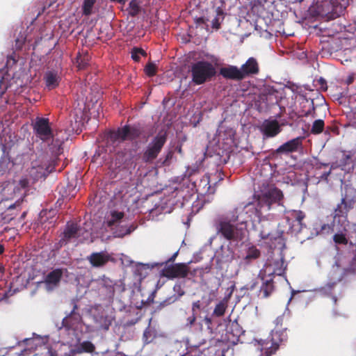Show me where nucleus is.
Here are the masks:
<instances>
[{"label":"nucleus","mask_w":356,"mask_h":356,"mask_svg":"<svg viewBox=\"0 0 356 356\" xmlns=\"http://www.w3.org/2000/svg\"><path fill=\"white\" fill-rule=\"evenodd\" d=\"M32 126L33 133L37 138L45 143L51 140L49 149L52 153V157L49 160L46 159L48 164L44 165L46 172L50 173L57 165L58 156L63 153V142L56 138L48 118L37 117Z\"/></svg>","instance_id":"1"},{"label":"nucleus","mask_w":356,"mask_h":356,"mask_svg":"<svg viewBox=\"0 0 356 356\" xmlns=\"http://www.w3.org/2000/svg\"><path fill=\"white\" fill-rule=\"evenodd\" d=\"M244 208H236L216 223L217 234L229 241H238L243 238V229L238 228V225L246 224L247 212Z\"/></svg>","instance_id":"2"},{"label":"nucleus","mask_w":356,"mask_h":356,"mask_svg":"<svg viewBox=\"0 0 356 356\" xmlns=\"http://www.w3.org/2000/svg\"><path fill=\"white\" fill-rule=\"evenodd\" d=\"M348 5V0H316L309 8L311 14L326 20L339 17Z\"/></svg>","instance_id":"3"},{"label":"nucleus","mask_w":356,"mask_h":356,"mask_svg":"<svg viewBox=\"0 0 356 356\" xmlns=\"http://www.w3.org/2000/svg\"><path fill=\"white\" fill-rule=\"evenodd\" d=\"M289 312H285L275 320V327L271 332L270 340L266 343V350L264 356H271L278 350L282 342L287 340L286 327L282 328L284 322L287 323L289 321Z\"/></svg>","instance_id":"4"},{"label":"nucleus","mask_w":356,"mask_h":356,"mask_svg":"<svg viewBox=\"0 0 356 356\" xmlns=\"http://www.w3.org/2000/svg\"><path fill=\"white\" fill-rule=\"evenodd\" d=\"M143 133L144 128L140 124H126L116 130H110L106 134V140L115 146L125 140L138 139Z\"/></svg>","instance_id":"5"},{"label":"nucleus","mask_w":356,"mask_h":356,"mask_svg":"<svg viewBox=\"0 0 356 356\" xmlns=\"http://www.w3.org/2000/svg\"><path fill=\"white\" fill-rule=\"evenodd\" d=\"M255 197L257 198L255 209L259 217L262 216L264 213L269 211L273 204L282 205L284 199L282 191L276 187L269 188Z\"/></svg>","instance_id":"6"},{"label":"nucleus","mask_w":356,"mask_h":356,"mask_svg":"<svg viewBox=\"0 0 356 356\" xmlns=\"http://www.w3.org/2000/svg\"><path fill=\"white\" fill-rule=\"evenodd\" d=\"M190 72L192 81L195 85H202L212 80L216 74V70L211 63L199 60L191 65Z\"/></svg>","instance_id":"7"},{"label":"nucleus","mask_w":356,"mask_h":356,"mask_svg":"<svg viewBox=\"0 0 356 356\" xmlns=\"http://www.w3.org/2000/svg\"><path fill=\"white\" fill-rule=\"evenodd\" d=\"M167 140L166 134H158L147 145L144 151L142 160L147 163H152L161 152Z\"/></svg>","instance_id":"8"},{"label":"nucleus","mask_w":356,"mask_h":356,"mask_svg":"<svg viewBox=\"0 0 356 356\" xmlns=\"http://www.w3.org/2000/svg\"><path fill=\"white\" fill-rule=\"evenodd\" d=\"M188 273L189 267L186 263L167 265L161 270V275L169 279L184 278L188 275Z\"/></svg>","instance_id":"9"},{"label":"nucleus","mask_w":356,"mask_h":356,"mask_svg":"<svg viewBox=\"0 0 356 356\" xmlns=\"http://www.w3.org/2000/svg\"><path fill=\"white\" fill-rule=\"evenodd\" d=\"M305 214L302 211L292 210L288 212L286 220L289 225V230L291 232H299L305 225L302 221Z\"/></svg>","instance_id":"10"},{"label":"nucleus","mask_w":356,"mask_h":356,"mask_svg":"<svg viewBox=\"0 0 356 356\" xmlns=\"http://www.w3.org/2000/svg\"><path fill=\"white\" fill-rule=\"evenodd\" d=\"M260 131L264 138H269L278 135L282 129L277 120H265L260 127Z\"/></svg>","instance_id":"11"},{"label":"nucleus","mask_w":356,"mask_h":356,"mask_svg":"<svg viewBox=\"0 0 356 356\" xmlns=\"http://www.w3.org/2000/svg\"><path fill=\"white\" fill-rule=\"evenodd\" d=\"M303 136H298L293 138L282 145H280L275 151V154H289L297 152L299 148L302 146V140H304Z\"/></svg>","instance_id":"12"},{"label":"nucleus","mask_w":356,"mask_h":356,"mask_svg":"<svg viewBox=\"0 0 356 356\" xmlns=\"http://www.w3.org/2000/svg\"><path fill=\"white\" fill-rule=\"evenodd\" d=\"M63 275V269L56 268L49 272L45 277L44 282L48 290L58 287Z\"/></svg>","instance_id":"13"},{"label":"nucleus","mask_w":356,"mask_h":356,"mask_svg":"<svg viewBox=\"0 0 356 356\" xmlns=\"http://www.w3.org/2000/svg\"><path fill=\"white\" fill-rule=\"evenodd\" d=\"M87 259L92 267L100 268L104 266L111 259V256L104 252H92Z\"/></svg>","instance_id":"14"},{"label":"nucleus","mask_w":356,"mask_h":356,"mask_svg":"<svg viewBox=\"0 0 356 356\" xmlns=\"http://www.w3.org/2000/svg\"><path fill=\"white\" fill-rule=\"evenodd\" d=\"M220 74L226 79L241 81L243 79V76L241 69L235 65H229L228 67H221Z\"/></svg>","instance_id":"15"},{"label":"nucleus","mask_w":356,"mask_h":356,"mask_svg":"<svg viewBox=\"0 0 356 356\" xmlns=\"http://www.w3.org/2000/svg\"><path fill=\"white\" fill-rule=\"evenodd\" d=\"M78 306L76 303L73 302V309L70 314L63 319L62 324L67 330L72 329L81 320V316L76 312Z\"/></svg>","instance_id":"16"},{"label":"nucleus","mask_w":356,"mask_h":356,"mask_svg":"<svg viewBox=\"0 0 356 356\" xmlns=\"http://www.w3.org/2000/svg\"><path fill=\"white\" fill-rule=\"evenodd\" d=\"M241 72L243 74V79L250 75L257 74L259 72V64L257 60L253 58H249L246 62L241 65Z\"/></svg>","instance_id":"17"},{"label":"nucleus","mask_w":356,"mask_h":356,"mask_svg":"<svg viewBox=\"0 0 356 356\" xmlns=\"http://www.w3.org/2000/svg\"><path fill=\"white\" fill-rule=\"evenodd\" d=\"M173 291L175 293L172 296L167 298L160 303L159 306L160 308L168 306L177 302L181 298V296H183L185 294V291L183 289L181 284L180 283H176L174 285Z\"/></svg>","instance_id":"18"},{"label":"nucleus","mask_w":356,"mask_h":356,"mask_svg":"<svg viewBox=\"0 0 356 356\" xmlns=\"http://www.w3.org/2000/svg\"><path fill=\"white\" fill-rule=\"evenodd\" d=\"M79 226L74 222H68L63 232V238L60 240V243H67L71 238L78 236Z\"/></svg>","instance_id":"19"},{"label":"nucleus","mask_w":356,"mask_h":356,"mask_svg":"<svg viewBox=\"0 0 356 356\" xmlns=\"http://www.w3.org/2000/svg\"><path fill=\"white\" fill-rule=\"evenodd\" d=\"M93 320L97 328L99 330H108L111 325V320L103 312L94 314Z\"/></svg>","instance_id":"20"},{"label":"nucleus","mask_w":356,"mask_h":356,"mask_svg":"<svg viewBox=\"0 0 356 356\" xmlns=\"http://www.w3.org/2000/svg\"><path fill=\"white\" fill-rule=\"evenodd\" d=\"M44 79L45 81L46 86L52 90L58 86L60 81V77L55 71H48L45 73Z\"/></svg>","instance_id":"21"},{"label":"nucleus","mask_w":356,"mask_h":356,"mask_svg":"<svg viewBox=\"0 0 356 356\" xmlns=\"http://www.w3.org/2000/svg\"><path fill=\"white\" fill-rule=\"evenodd\" d=\"M261 285L260 286L259 292L262 293L264 298L268 297L274 291V282L272 278L265 279L264 276L261 277Z\"/></svg>","instance_id":"22"},{"label":"nucleus","mask_w":356,"mask_h":356,"mask_svg":"<svg viewBox=\"0 0 356 356\" xmlns=\"http://www.w3.org/2000/svg\"><path fill=\"white\" fill-rule=\"evenodd\" d=\"M102 288L106 291V295L108 298H113L115 295V283L110 278L103 277L100 281Z\"/></svg>","instance_id":"23"},{"label":"nucleus","mask_w":356,"mask_h":356,"mask_svg":"<svg viewBox=\"0 0 356 356\" xmlns=\"http://www.w3.org/2000/svg\"><path fill=\"white\" fill-rule=\"evenodd\" d=\"M228 306V301L225 298L220 300L218 303H217L214 307L213 311V316L216 317L222 316Z\"/></svg>","instance_id":"24"},{"label":"nucleus","mask_w":356,"mask_h":356,"mask_svg":"<svg viewBox=\"0 0 356 356\" xmlns=\"http://www.w3.org/2000/svg\"><path fill=\"white\" fill-rule=\"evenodd\" d=\"M90 57L88 53L79 54L76 57V66L79 70H86L89 65Z\"/></svg>","instance_id":"25"},{"label":"nucleus","mask_w":356,"mask_h":356,"mask_svg":"<svg viewBox=\"0 0 356 356\" xmlns=\"http://www.w3.org/2000/svg\"><path fill=\"white\" fill-rule=\"evenodd\" d=\"M95 346L92 342L89 341H85L79 344V346L76 349L75 352L77 353H92L95 351Z\"/></svg>","instance_id":"26"},{"label":"nucleus","mask_w":356,"mask_h":356,"mask_svg":"<svg viewBox=\"0 0 356 356\" xmlns=\"http://www.w3.org/2000/svg\"><path fill=\"white\" fill-rule=\"evenodd\" d=\"M261 255V252L255 246L252 245L250 247L248 250L244 260L246 263H250L252 260L258 259Z\"/></svg>","instance_id":"27"},{"label":"nucleus","mask_w":356,"mask_h":356,"mask_svg":"<svg viewBox=\"0 0 356 356\" xmlns=\"http://www.w3.org/2000/svg\"><path fill=\"white\" fill-rule=\"evenodd\" d=\"M124 216V213L121 211H113L111 213V218L107 220V225L112 228L119 222Z\"/></svg>","instance_id":"28"},{"label":"nucleus","mask_w":356,"mask_h":356,"mask_svg":"<svg viewBox=\"0 0 356 356\" xmlns=\"http://www.w3.org/2000/svg\"><path fill=\"white\" fill-rule=\"evenodd\" d=\"M273 266L274 267L273 272L271 273L272 274L277 275H282L284 274L286 270V266H284V261L282 258L275 261Z\"/></svg>","instance_id":"29"},{"label":"nucleus","mask_w":356,"mask_h":356,"mask_svg":"<svg viewBox=\"0 0 356 356\" xmlns=\"http://www.w3.org/2000/svg\"><path fill=\"white\" fill-rule=\"evenodd\" d=\"M97 0H83L82 5V14L90 16L92 13V8Z\"/></svg>","instance_id":"30"},{"label":"nucleus","mask_w":356,"mask_h":356,"mask_svg":"<svg viewBox=\"0 0 356 356\" xmlns=\"http://www.w3.org/2000/svg\"><path fill=\"white\" fill-rule=\"evenodd\" d=\"M216 15L215 17L212 19L211 24H212V28L215 29H218L220 27L221 22L223 20L224 17V13L222 10L220 8H217L216 10Z\"/></svg>","instance_id":"31"},{"label":"nucleus","mask_w":356,"mask_h":356,"mask_svg":"<svg viewBox=\"0 0 356 356\" xmlns=\"http://www.w3.org/2000/svg\"><path fill=\"white\" fill-rule=\"evenodd\" d=\"M325 128V123L323 120H316L312 126L310 132L312 134L317 135L322 133Z\"/></svg>","instance_id":"32"},{"label":"nucleus","mask_w":356,"mask_h":356,"mask_svg":"<svg viewBox=\"0 0 356 356\" xmlns=\"http://www.w3.org/2000/svg\"><path fill=\"white\" fill-rule=\"evenodd\" d=\"M129 14L131 17H135L140 12V6L137 0H131L129 3L127 8Z\"/></svg>","instance_id":"33"},{"label":"nucleus","mask_w":356,"mask_h":356,"mask_svg":"<svg viewBox=\"0 0 356 356\" xmlns=\"http://www.w3.org/2000/svg\"><path fill=\"white\" fill-rule=\"evenodd\" d=\"M303 104H307L309 108L307 111H302V115L305 117L312 116L313 118H314L316 115L314 100L305 99Z\"/></svg>","instance_id":"34"},{"label":"nucleus","mask_w":356,"mask_h":356,"mask_svg":"<svg viewBox=\"0 0 356 356\" xmlns=\"http://www.w3.org/2000/svg\"><path fill=\"white\" fill-rule=\"evenodd\" d=\"M347 215V209L343 208V206L341 203L338 204L337 208L334 209V220H335L337 218L341 217L346 218Z\"/></svg>","instance_id":"35"},{"label":"nucleus","mask_w":356,"mask_h":356,"mask_svg":"<svg viewBox=\"0 0 356 356\" xmlns=\"http://www.w3.org/2000/svg\"><path fill=\"white\" fill-rule=\"evenodd\" d=\"M145 73L149 77H152L156 75L157 72V66L153 63H148L144 69Z\"/></svg>","instance_id":"36"},{"label":"nucleus","mask_w":356,"mask_h":356,"mask_svg":"<svg viewBox=\"0 0 356 356\" xmlns=\"http://www.w3.org/2000/svg\"><path fill=\"white\" fill-rule=\"evenodd\" d=\"M261 277H262V276H261V273H259L257 277L245 284V289L250 291L255 289L259 285Z\"/></svg>","instance_id":"37"},{"label":"nucleus","mask_w":356,"mask_h":356,"mask_svg":"<svg viewBox=\"0 0 356 356\" xmlns=\"http://www.w3.org/2000/svg\"><path fill=\"white\" fill-rule=\"evenodd\" d=\"M333 241L337 244L341 245H347L348 239L346 238L345 234H335L333 236Z\"/></svg>","instance_id":"38"},{"label":"nucleus","mask_w":356,"mask_h":356,"mask_svg":"<svg viewBox=\"0 0 356 356\" xmlns=\"http://www.w3.org/2000/svg\"><path fill=\"white\" fill-rule=\"evenodd\" d=\"M316 86H318L321 91H326L327 89V81L322 77L316 80Z\"/></svg>","instance_id":"39"},{"label":"nucleus","mask_w":356,"mask_h":356,"mask_svg":"<svg viewBox=\"0 0 356 356\" xmlns=\"http://www.w3.org/2000/svg\"><path fill=\"white\" fill-rule=\"evenodd\" d=\"M351 159V156L350 154H343L341 159L340 160V163L339 166L343 169V168L349 164L350 160Z\"/></svg>","instance_id":"40"},{"label":"nucleus","mask_w":356,"mask_h":356,"mask_svg":"<svg viewBox=\"0 0 356 356\" xmlns=\"http://www.w3.org/2000/svg\"><path fill=\"white\" fill-rule=\"evenodd\" d=\"M341 203L343 204V208H345L346 209H347V212L348 213L350 209H352L353 208V200H349V201H347L346 200V198H342L341 199Z\"/></svg>","instance_id":"41"},{"label":"nucleus","mask_w":356,"mask_h":356,"mask_svg":"<svg viewBox=\"0 0 356 356\" xmlns=\"http://www.w3.org/2000/svg\"><path fill=\"white\" fill-rule=\"evenodd\" d=\"M325 134L327 135L338 134H339V128L337 126H328L325 128Z\"/></svg>","instance_id":"42"},{"label":"nucleus","mask_w":356,"mask_h":356,"mask_svg":"<svg viewBox=\"0 0 356 356\" xmlns=\"http://www.w3.org/2000/svg\"><path fill=\"white\" fill-rule=\"evenodd\" d=\"M126 286L125 284L122 282L119 281L118 282H115V291H118L119 292L122 293L125 291Z\"/></svg>","instance_id":"43"},{"label":"nucleus","mask_w":356,"mask_h":356,"mask_svg":"<svg viewBox=\"0 0 356 356\" xmlns=\"http://www.w3.org/2000/svg\"><path fill=\"white\" fill-rule=\"evenodd\" d=\"M196 315H197V314L192 313V315L188 316L186 318V326L191 327L193 325H194V323L196 321Z\"/></svg>","instance_id":"44"},{"label":"nucleus","mask_w":356,"mask_h":356,"mask_svg":"<svg viewBox=\"0 0 356 356\" xmlns=\"http://www.w3.org/2000/svg\"><path fill=\"white\" fill-rule=\"evenodd\" d=\"M202 184L203 188H207V191H208L210 188L209 185V176H204L202 179L200 180V186Z\"/></svg>","instance_id":"45"},{"label":"nucleus","mask_w":356,"mask_h":356,"mask_svg":"<svg viewBox=\"0 0 356 356\" xmlns=\"http://www.w3.org/2000/svg\"><path fill=\"white\" fill-rule=\"evenodd\" d=\"M212 319L211 317L205 316L203 319V322L207 325V329L212 332L213 327H212Z\"/></svg>","instance_id":"46"},{"label":"nucleus","mask_w":356,"mask_h":356,"mask_svg":"<svg viewBox=\"0 0 356 356\" xmlns=\"http://www.w3.org/2000/svg\"><path fill=\"white\" fill-rule=\"evenodd\" d=\"M200 307H201L200 300H197V301L193 302L192 304V308H191L192 313L197 314V310L200 309Z\"/></svg>","instance_id":"47"},{"label":"nucleus","mask_w":356,"mask_h":356,"mask_svg":"<svg viewBox=\"0 0 356 356\" xmlns=\"http://www.w3.org/2000/svg\"><path fill=\"white\" fill-rule=\"evenodd\" d=\"M333 231V229L332 227L328 225V224H323L322 226H321V232L324 234V233H330L331 232Z\"/></svg>","instance_id":"48"},{"label":"nucleus","mask_w":356,"mask_h":356,"mask_svg":"<svg viewBox=\"0 0 356 356\" xmlns=\"http://www.w3.org/2000/svg\"><path fill=\"white\" fill-rule=\"evenodd\" d=\"M24 41H25V38H24L22 37L21 38H17L15 40V45H16L17 48L21 49L24 43Z\"/></svg>","instance_id":"49"},{"label":"nucleus","mask_w":356,"mask_h":356,"mask_svg":"<svg viewBox=\"0 0 356 356\" xmlns=\"http://www.w3.org/2000/svg\"><path fill=\"white\" fill-rule=\"evenodd\" d=\"M131 58L136 62H139L140 59V55L135 51L134 48L131 50Z\"/></svg>","instance_id":"50"},{"label":"nucleus","mask_w":356,"mask_h":356,"mask_svg":"<svg viewBox=\"0 0 356 356\" xmlns=\"http://www.w3.org/2000/svg\"><path fill=\"white\" fill-rule=\"evenodd\" d=\"M353 81H354V75L353 74L349 75L346 80V83L348 86L352 84L353 83Z\"/></svg>","instance_id":"51"},{"label":"nucleus","mask_w":356,"mask_h":356,"mask_svg":"<svg viewBox=\"0 0 356 356\" xmlns=\"http://www.w3.org/2000/svg\"><path fill=\"white\" fill-rule=\"evenodd\" d=\"M134 49H135V51H136L139 55L145 56L147 54L146 52L141 48L134 47Z\"/></svg>","instance_id":"52"},{"label":"nucleus","mask_w":356,"mask_h":356,"mask_svg":"<svg viewBox=\"0 0 356 356\" xmlns=\"http://www.w3.org/2000/svg\"><path fill=\"white\" fill-rule=\"evenodd\" d=\"M270 234L269 233H266L264 231L261 232L260 233V236L261 237V238L263 239H267L269 236Z\"/></svg>","instance_id":"53"},{"label":"nucleus","mask_w":356,"mask_h":356,"mask_svg":"<svg viewBox=\"0 0 356 356\" xmlns=\"http://www.w3.org/2000/svg\"><path fill=\"white\" fill-rule=\"evenodd\" d=\"M207 21L208 19L204 17H200L197 19V22L199 24H206Z\"/></svg>","instance_id":"54"},{"label":"nucleus","mask_w":356,"mask_h":356,"mask_svg":"<svg viewBox=\"0 0 356 356\" xmlns=\"http://www.w3.org/2000/svg\"><path fill=\"white\" fill-rule=\"evenodd\" d=\"M131 230L130 229V228H128L127 229L126 232L121 234H118L119 236H123L126 234H129L131 233Z\"/></svg>","instance_id":"55"},{"label":"nucleus","mask_w":356,"mask_h":356,"mask_svg":"<svg viewBox=\"0 0 356 356\" xmlns=\"http://www.w3.org/2000/svg\"><path fill=\"white\" fill-rule=\"evenodd\" d=\"M330 171L327 172H324V173L322 175L321 178H324V179H326L327 178V177L330 175Z\"/></svg>","instance_id":"56"},{"label":"nucleus","mask_w":356,"mask_h":356,"mask_svg":"<svg viewBox=\"0 0 356 356\" xmlns=\"http://www.w3.org/2000/svg\"><path fill=\"white\" fill-rule=\"evenodd\" d=\"M15 209V204H10V206H8V211H12V210H14Z\"/></svg>","instance_id":"57"},{"label":"nucleus","mask_w":356,"mask_h":356,"mask_svg":"<svg viewBox=\"0 0 356 356\" xmlns=\"http://www.w3.org/2000/svg\"><path fill=\"white\" fill-rule=\"evenodd\" d=\"M49 353L51 356H56V351L53 350H49Z\"/></svg>","instance_id":"58"},{"label":"nucleus","mask_w":356,"mask_h":356,"mask_svg":"<svg viewBox=\"0 0 356 356\" xmlns=\"http://www.w3.org/2000/svg\"><path fill=\"white\" fill-rule=\"evenodd\" d=\"M5 248L3 245L0 244V255L4 252Z\"/></svg>","instance_id":"59"},{"label":"nucleus","mask_w":356,"mask_h":356,"mask_svg":"<svg viewBox=\"0 0 356 356\" xmlns=\"http://www.w3.org/2000/svg\"><path fill=\"white\" fill-rule=\"evenodd\" d=\"M111 1H113V2H118L120 3H124L125 2V0H111Z\"/></svg>","instance_id":"60"},{"label":"nucleus","mask_w":356,"mask_h":356,"mask_svg":"<svg viewBox=\"0 0 356 356\" xmlns=\"http://www.w3.org/2000/svg\"><path fill=\"white\" fill-rule=\"evenodd\" d=\"M4 266L0 263V273H3L4 272Z\"/></svg>","instance_id":"61"},{"label":"nucleus","mask_w":356,"mask_h":356,"mask_svg":"<svg viewBox=\"0 0 356 356\" xmlns=\"http://www.w3.org/2000/svg\"><path fill=\"white\" fill-rule=\"evenodd\" d=\"M17 291V290H14L13 292H11V289H10L8 291V293L10 295V296H12L13 293H15V292Z\"/></svg>","instance_id":"62"},{"label":"nucleus","mask_w":356,"mask_h":356,"mask_svg":"<svg viewBox=\"0 0 356 356\" xmlns=\"http://www.w3.org/2000/svg\"><path fill=\"white\" fill-rule=\"evenodd\" d=\"M177 253H175L170 259V261H172L175 259V258L176 257Z\"/></svg>","instance_id":"63"},{"label":"nucleus","mask_w":356,"mask_h":356,"mask_svg":"<svg viewBox=\"0 0 356 356\" xmlns=\"http://www.w3.org/2000/svg\"><path fill=\"white\" fill-rule=\"evenodd\" d=\"M25 216H26V212H24V213H22V218H24V217H25Z\"/></svg>","instance_id":"64"}]
</instances>
